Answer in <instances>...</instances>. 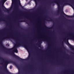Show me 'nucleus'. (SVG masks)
<instances>
[{
	"instance_id": "f257e3e1",
	"label": "nucleus",
	"mask_w": 74,
	"mask_h": 74,
	"mask_svg": "<svg viewBox=\"0 0 74 74\" xmlns=\"http://www.w3.org/2000/svg\"><path fill=\"white\" fill-rule=\"evenodd\" d=\"M14 52H16V53H18V50L16 49V48H15L14 50Z\"/></svg>"
},
{
	"instance_id": "f03ea898",
	"label": "nucleus",
	"mask_w": 74,
	"mask_h": 74,
	"mask_svg": "<svg viewBox=\"0 0 74 74\" xmlns=\"http://www.w3.org/2000/svg\"><path fill=\"white\" fill-rule=\"evenodd\" d=\"M15 56L16 57V58H18V59H21V60H22V59L21 58L19 57H18V56H17L15 55Z\"/></svg>"
},
{
	"instance_id": "7ed1b4c3",
	"label": "nucleus",
	"mask_w": 74,
	"mask_h": 74,
	"mask_svg": "<svg viewBox=\"0 0 74 74\" xmlns=\"http://www.w3.org/2000/svg\"><path fill=\"white\" fill-rule=\"evenodd\" d=\"M12 68V66H10V69H11Z\"/></svg>"
},
{
	"instance_id": "20e7f679",
	"label": "nucleus",
	"mask_w": 74,
	"mask_h": 74,
	"mask_svg": "<svg viewBox=\"0 0 74 74\" xmlns=\"http://www.w3.org/2000/svg\"><path fill=\"white\" fill-rule=\"evenodd\" d=\"M6 46H7V47H9V46H10L9 45V44H6Z\"/></svg>"
},
{
	"instance_id": "39448f33",
	"label": "nucleus",
	"mask_w": 74,
	"mask_h": 74,
	"mask_svg": "<svg viewBox=\"0 0 74 74\" xmlns=\"http://www.w3.org/2000/svg\"><path fill=\"white\" fill-rule=\"evenodd\" d=\"M67 16L68 18H70L71 17V16Z\"/></svg>"
},
{
	"instance_id": "423d86ee",
	"label": "nucleus",
	"mask_w": 74,
	"mask_h": 74,
	"mask_svg": "<svg viewBox=\"0 0 74 74\" xmlns=\"http://www.w3.org/2000/svg\"><path fill=\"white\" fill-rule=\"evenodd\" d=\"M12 4H13V3H14V0H12Z\"/></svg>"
},
{
	"instance_id": "0eeeda50",
	"label": "nucleus",
	"mask_w": 74,
	"mask_h": 74,
	"mask_svg": "<svg viewBox=\"0 0 74 74\" xmlns=\"http://www.w3.org/2000/svg\"><path fill=\"white\" fill-rule=\"evenodd\" d=\"M57 5L58 7H59V4H57Z\"/></svg>"
},
{
	"instance_id": "6e6552de",
	"label": "nucleus",
	"mask_w": 74,
	"mask_h": 74,
	"mask_svg": "<svg viewBox=\"0 0 74 74\" xmlns=\"http://www.w3.org/2000/svg\"><path fill=\"white\" fill-rule=\"evenodd\" d=\"M12 49H14V47H13V48H12Z\"/></svg>"
},
{
	"instance_id": "1a4fd4ad",
	"label": "nucleus",
	"mask_w": 74,
	"mask_h": 74,
	"mask_svg": "<svg viewBox=\"0 0 74 74\" xmlns=\"http://www.w3.org/2000/svg\"><path fill=\"white\" fill-rule=\"evenodd\" d=\"M28 53H29V52H28Z\"/></svg>"
},
{
	"instance_id": "9d476101",
	"label": "nucleus",
	"mask_w": 74,
	"mask_h": 74,
	"mask_svg": "<svg viewBox=\"0 0 74 74\" xmlns=\"http://www.w3.org/2000/svg\"><path fill=\"white\" fill-rule=\"evenodd\" d=\"M23 60H24L23 59Z\"/></svg>"
}]
</instances>
